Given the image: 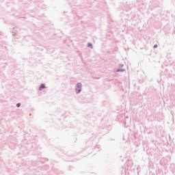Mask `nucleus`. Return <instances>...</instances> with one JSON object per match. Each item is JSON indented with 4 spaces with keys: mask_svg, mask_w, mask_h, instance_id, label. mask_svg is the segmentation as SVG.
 I'll use <instances>...</instances> for the list:
<instances>
[{
    "mask_svg": "<svg viewBox=\"0 0 175 175\" xmlns=\"http://www.w3.org/2000/svg\"><path fill=\"white\" fill-rule=\"evenodd\" d=\"M131 118H129V117H126L124 119V126L128 127V126H131Z\"/></svg>",
    "mask_w": 175,
    "mask_h": 175,
    "instance_id": "2",
    "label": "nucleus"
},
{
    "mask_svg": "<svg viewBox=\"0 0 175 175\" xmlns=\"http://www.w3.org/2000/svg\"><path fill=\"white\" fill-rule=\"evenodd\" d=\"M122 66H124V64H119V67H120V68H122Z\"/></svg>",
    "mask_w": 175,
    "mask_h": 175,
    "instance_id": "8",
    "label": "nucleus"
},
{
    "mask_svg": "<svg viewBox=\"0 0 175 175\" xmlns=\"http://www.w3.org/2000/svg\"><path fill=\"white\" fill-rule=\"evenodd\" d=\"M46 88V85L44 83H41L39 87V91H42V90H44Z\"/></svg>",
    "mask_w": 175,
    "mask_h": 175,
    "instance_id": "3",
    "label": "nucleus"
},
{
    "mask_svg": "<svg viewBox=\"0 0 175 175\" xmlns=\"http://www.w3.org/2000/svg\"><path fill=\"white\" fill-rule=\"evenodd\" d=\"M81 87H83V84L81 83H78L75 86L76 94H80L81 92Z\"/></svg>",
    "mask_w": 175,
    "mask_h": 175,
    "instance_id": "1",
    "label": "nucleus"
},
{
    "mask_svg": "<svg viewBox=\"0 0 175 175\" xmlns=\"http://www.w3.org/2000/svg\"><path fill=\"white\" fill-rule=\"evenodd\" d=\"M16 34H17V31H12V36H14H14H15Z\"/></svg>",
    "mask_w": 175,
    "mask_h": 175,
    "instance_id": "6",
    "label": "nucleus"
},
{
    "mask_svg": "<svg viewBox=\"0 0 175 175\" xmlns=\"http://www.w3.org/2000/svg\"><path fill=\"white\" fill-rule=\"evenodd\" d=\"M88 47H90V49H92V47H93L92 43L88 42Z\"/></svg>",
    "mask_w": 175,
    "mask_h": 175,
    "instance_id": "5",
    "label": "nucleus"
},
{
    "mask_svg": "<svg viewBox=\"0 0 175 175\" xmlns=\"http://www.w3.org/2000/svg\"><path fill=\"white\" fill-rule=\"evenodd\" d=\"M116 72H125V69H122V67H120L116 70Z\"/></svg>",
    "mask_w": 175,
    "mask_h": 175,
    "instance_id": "4",
    "label": "nucleus"
},
{
    "mask_svg": "<svg viewBox=\"0 0 175 175\" xmlns=\"http://www.w3.org/2000/svg\"><path fill=\"white\" fill-rule=\"evenodd\" d=\"M21 106V103H18L16 104V107H20Z\"/></svg>",
    "mask_w": 175,
    "mask_h": 175,
    "instance_id": "7",
    "label": "nucleus"
},
{
    "mask_svg": "<svg viewBox=\"0 0 175 175\" xmlns=\"http://www.w3.org/2000/svg\"><path fill=\"white\" fill-rule=\"evenodd\" d=\"M157 46H158V45H157V44H155L154 45V48H157Z\"/></svg>",
    "mask_w": 175,
    "mask_h": 175,
    "instance_id": "9",
    "label": "nucleus"
}]
</instances>
